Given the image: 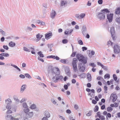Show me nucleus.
<instances>
[{
  "label": "nucleus",
  "instance_id": "nucleus-57",
  "mask_svg": "<svg viewBox=\"0 0 120 120\" xmlns=\"http://www.w3.org/2000/svg\"><path fill=\"white\" fill-rule=\"evenodd\" d=\"M107 116L109 118H110L111 117V115L110 113H108L107 114Z\"/></svg>",
  "mask_w": 120,
  "mask_h": 120
},
{
  "label": "nucleus",
  "instance_id": "nucleus-41",
  "mask_svg": "<svg viewBox=\"0 0 120 120\" xmlns=\"http://www.w3.org/2000/svg\"><path fill=\"white\" fill-rule=\"evenodd\" d=\"M78 43L79 44L81 45H82L83 44V42L81 40L78 41Z\"/></svg>",
  "mask_w": 120,
  "mask_h": 120
},
{
  "label": "nucleus",
  "instance_id": "nucleus-28",
  "mask_svg": "<svg viewBox=\"0 0 120 120\" xmlns=\"http://www.w3.org/2000/svg\"><path fill=\"white\" fill-rule=\"evenodd\" d=\"M30 49L31 50V53L32 54H35V53L34 51V48L31 47L30 48Z\"/></svg>",
  "mask_w": 120,
  "mask_h": 120
},
{
  "label": "nucleus",
  "instance_id": "nucleus-11",
  "mask_svg": "<svg viewBox=\"0 0 120 120\" xmlns=\"http://www.w3.org/2000/svg\"><path fill=\"white\" fill-rule=\"evenodd\" d=\"M73 31V29H71L70 30H69L68 29H67L64 32V34H65L68 35L71 34L72 32Z\"/></svg>",
  "mask_w": 120,
  "mask_h": 120
},
{
  "label": "nucleus",
  "instance_id": "nucleus-13",
  "mask_svg": "<svg viewBox=\"0 0 120 120\" xmlns=\"http://www.w3.org/2000/svg\"><path fill=\"white\" fill-rule=\"evenodd\" d=\"M10 117L11 118L10 120H19L18 118H15L11 116V115H8L6 116V119L8 120V118Z\"/></svg>",
  "mask_w": 120,
  "mask_h": 120
},
{
  "label": "nucleus",
  "instance_id": "nucleus-36",
  "mask_svg": "<svg viewBox=\"0 0 120 120\" xmlns=\"http://www.w3.org/2000/svg\"><path fill=\"white\" fill-rule=\"evenodd\" d=\"M98 106L96 105L95 106V108L94 109V111L95 112H97L98 111Z\"/></svg>",
  "mask_w": 120,
  "mask_h": 120
},
{
  "label": "nucleus",
  "instance_id": "nucleus-40",
  "mask_svg": "<svg viewBox=\"0 0 120 120\" xmlns=\"http://www.w3.org/2000/svg\"><path fill=\"white\" fill-rule=\"evenodd\" d=\"M116 20L117 23H120V17L117 18L116 19Z\"/></svg>",
  "mask_w": 120,
  "mask_h": 120
},
{
  "label": "nucleus",
  "instance_id": "nucleus-16",
  "mask_svg": "<svg viewBox=\"0 0 120 120\" xmlns=\"http://www.w3.org/2000/svg\"><path fill=\"white\" fill-rule=\"evenodd\" d=\"M56 13L55 11L54 10H52L51 13V16L52 18H54L55 16Z\"/></svg>",
  "mask_w": 120,
  "mask_h": 120
},
{
  "label": "nucleus",
  "instance_id": "nucleus-18",
  "mask_svg": "<svg viewBox=\"0 0 120 120\" xmlns=\"http://www.w3.org/2000/svg\"><path fill=\"white\" fill-rule=\"evenodd\" d=\"M1 56L5 57H8L9 56V54L6 53H2L0 54Z\"/></svg>",
  "mask_w": 120,
  "mask_h": 120
},
{
  "label": "nucleus",
  "instance_id": "nucleus-58",
  "mask_svg": "<svg viewBox=\"0 0 120 120\" xmlns=\"http://www.w3.org/2000/svg\"><path fill=\"white\" fill-rule=\"evenodd\" d=\"M74 108L76 109L78 108V106L76 105H74Z\"/></svg>",
  "mask_w": 120,
  "mask_h": 120
},
{
  "label": "nucleus",
  "instance_id": "nucleus-26",
  "mask_svg": "<svg viewBox=\"0 0 120 120\" xmlns=\"http://www.w3.org/2000/svg\"><path fill=\"white\" fill-rule=\"evenodd\" d=\"M24 111L26 114L28 113L29 111V109L28 108H26L24 109Z\"/></svg>",
  "mask_w": 120,
  "mask_h": 120
},
{
  "label": "nucleus",
  "instance_id": "nucleus-15",
  "mask_svg": "<svg viewBox=\"0 0 120 120\" xmlns=\"http://www.w3.org/2000/svg\"><path fill=\"white\" fill-rule=\"evenodd\" d=\"M63 77L62 76H57L56 77V79L54 80V81L55 82H56L58 80H61V79H63Z\"/></svg>",
  "mask_w": 120,
  "mask_h": 120
},
{
  "label": "nucleus",
  "instance_id": "nucleus-3",
  "mask_svg": "<svg viewBox=\"0 0 120 120\" xmlns=\"http://www.w3.org/2000/svg\"><path fill=\"white\" fill-rule=\"evenodd\" d=\"M77 61V59L76 58H73V61L72 62V64L73 67V69L75 72H76L78 70L76 64Z\"/></svg>",
  "mask_w": 120,
  "mask_h": 120
},
{
  "label": "nucleus",
  "instance_id": "nucleus-59",
  "mask_svg": "<svg viewBox=\"0 0 120 120\" xmlns=\"http://www.w3.org/2000/svg\"><path fill=\"white\" fill-rule=\"evenodd\" d=\"M105 105H103L101 107V109L102 110H103L105 109Z\"/></svg>",
  "mask_w": 120,
  "mask_h": 120
},
{
  "label": "nucleus",
  "instance_id": "nucleus-35",
  "mask_svg": "<svg viewBox=\"0 0 120 120\" xmlns=\"http://www.w3.org/2000/svg\"><path fill=\"white\" fill-rule=\"evenodd\" d=\"M25 75L26 77L28 78H31V77L28 74L26 73L25 74Z\"/></svg>",
  "mask_w": 120,
  "mask_h": 120
},
{
  "label": "nucleus",
  "instance_id": "nucleus-14",
  "mask_svg": "<svg viewBox=\"0 0 120 120\" xmlns=\"http://www.w3.org/2000/svg\"><path fill=\"white\" fill-rule=\"evenodd\" d=\"M33 116V113L32 112H29L28 113L26 114V116L28 118H30Z\"/></svg>",
  "mask_w": 120,
  "mask_h": 120
},
{
  "label": "nucleus",
  "instance_id": "nucleus-45",
  "mask_svg": "<svg viewBox=\"0 0 120 120\" xmlns=\"http://www.w3.org/2000/svg\"><path fill=\"white\" fill-rule=\"evenodd\" d=\"M23 107L25 108H27V106L26 103H24L23 104Z\"/></svg>",
  "mask_w": 120,
  "mask_h": 120
},
{
  "label": "nucleus",
  "instance_id": "nucleus-20",
  "mask_svg": "<svg viewBox=\"0 0 120 120\" xmlns=\"http://www.w3.org/2000/svg\"><path fill=\"white\" fill-rule=\"evenodd\" d=\"M112 108L110 107H109L107 108V110L108 112H111L112 111Z\"/></svg>",
  "mask_w": 120,
  "mask_h": 120
},
{
  "label": "nucleus",
  "instance_id": "nucleus-32",
  "mask_svg": "<svg viewBox=\"0 0 120 120\" xmlns=\"http://www.w3.org/2000/svg\"><path fill=\"white\" fill-rule=\"evenodd\" d=\"M92 114V111L91 110L88 113L86 114V116H90Z\"/></svg>",
  "mask_w": 120,
  "mask_h": 120
},
{
  "label": "nucleus",
  "instance_id": "nucleus-8",
  "mask_svg": "<svg viewBox=\"0 0 120 120\" xmlns=\"http://www.w3.org/2000/svg\"><path fill=\"white\" fill-rule=\"evenodd\" d=\"M52 36V33H47L45 34V38L47 39H48L51 38Z\"/></svg>",
  "mask_w": 120,
  "mask_h": 120
},
{
  "label": "nucleus",
  "instance_id": "nucleus-27",
  "mask_svg": "<svg viewBox=\"0 0 120 120\" xmlns=\"http://www.w3.org/2000/svg\"><path fill=\"white\" fill-rule=\"evenodd\" d=\"M26 85H22L21 87V91H23L26 89Z\"/></svg>",
  "mask_w": 120,
  "mask_h": 120
},
{
  "label": "nucleus",
  "instance_id": "nucleus-29",
  "mask_svg": "<svg viewBox=\"0 0 120 120\" xmlns=\"http://www.w3.org/2000/svg\"><path fill=\"white\" fill-rule=\"evenodd\" d=\"M99 117L100 119L101 120H105V117L103 116H99Z\"/></svg>",
  "mask_w": 120,
  "mask_h": 120
},
{
  "label": "nucleus",
  "instance_id": "nucleus-47",
  "mask_svg": "<svg viewBox=\"0 0 120 120\" xmlns=\"http://www.w3.org/2000/svg\"><path fill=\"white\" fill-rule=\"evenodd\" d=\"M114 107H116L118 106V104L116 102L114 103Z\"/></svg>",
  "mask_w": 120,
  "mask_h": 120
},
{
  "label": "nucleus",
  "instance_id": "nucleus-2",
  "mask_svg": "<svg viewBox=\"0 0 120 120\" xmlns=\"http://www.w3.org/2000/svg\"><path fill=\"white\" fill-rule=\"evenodd\" d=\"M76 57L80 61L84 64H86L87 62L86 59L82 55L80 54H77L76 55Z\"/></svg>",
  "mask_w": 120,
  "mask_h": 120
},
{
  "label": "nucleus",
  "instance_id": "nucleus-23",
  "mask_svg": "<svg viewBox=\"0 0 120 120\" xmlns=\"http://www.w3.org/2000/svg\"><path fill=\"white\" fill-rule=\"evenodd\" d=\"M36 105L34 104H33L31 105L30 107V108L32 109H34L36 108Z\"/></svg>",
  "mask_w": 120,
  "mask_h": 120
},
{
  "label": "nucleus",
  "instance_id": "nucleus-51",
  "mask_svg": "<svg viewBox=\"0 0 120 120\" xmlns=\"http://www.w3.org/2000/svg\"><path fill=\"white\" fill-rule=\"evenodd\" d=\"M76 80L74 79H72L71 80V82L72 83H75L76 82Z\"/></svg>",
  "mask_w": 120,
  "mask_h": 120
},
{
  "label": "nucleus",
  "instance_id": "nucleus-62",
  "mask_svg": "<svg viewBox=\"0 0 120 120\" xmlns=\"http://www.w3.org/2000/svg\"><path fill=\"white\" fill-rule=\"evenodd\" d=\"M20 77L22 78H25V76L24 75H23L21 74L19 76Z\"/></svg>",
  "mask_w": 120,
  "mask_h": 120
},
{
  "label": "nucleus",
  "instance_id": "nucleus-61",
  "mask_svg": "<svg viewBox=\"0 0 120 120\" xmlns=\"http://www.w3.org/2000/svg\"><path fill=\"white\" fill-rule=\"evenodd\" d=\"M82 49L83 51H84V50H86L87 49V48L85 47H82Z\"/></svg>",
  "mask_w": 120,
  "mask_h": 120
},
{
  "label": "nucleus",
  "instance_id": "nucleus-33",
  "mask_svg": "<svg viewBox=\"0 0 120 120\" xmlns=\"http://www.w3.org/2000/svg\"><path fill=\"white\" fill-rule=\"evenodd\" d=\"M23 49L24 51H26L28 52H30V50L29 49H28L26 47H24Z\"/></svg>",
  "mask_w": 120,
  "mask_h": 120
},
{
  "label": "nucleus",
  "instance_id": "nucleus-5",
  "mask_svg": "<svg viewBox=\"0 0 120 120\" xmlns=\"http://www.w3.org/2000/svg\"><path fill=\"white\" fill-rule=\"evenodd\" d=\"M37 54L39 56H38V60L43 62H44L43 59L41 58V57H44V56L42 53L40 51L38 52Z\"/></svg>",
  "mask_w": 120,
  "mask_h": 120
},
{
  "label": "nucleus",
  "instance_id": "nucleus-64",
  "mask_svg": "<svg viewBox=\"0 0 120 120\" xmlns=\"http://www.w3.org/2000/svg\"><path fill=\"white\" fill-rule=\"evenodd\" d=\"M103 114L104 115H106L107 114V112L106 111H104L103 112Z\"/></svg>",
  "mask_w": 120,
  "mask_h": 120
},
{
  "label": "nucleus",
  "instance_id": "nucleus-37",
  "mask_svg": "<svg viewBox=\"0 0 120 120\" xmlns=\"http://www.w3.org/2000/svg\"><path fill=\"white\" fill-rule=\"evenodd\" d=\"M11 65L12 66H13L15 68L17 69V70H18L19 71H20V69L16 66L15 65Z\"/></svg>",
  "mask_w": 120,
  "mask_h": 120
},
{
  "label": "nucleus",
  "instance_id": "nucleus-19",
  "mask_svg": "<svg viewBox=\"0 0 120 120\" xmlns=\"http://www.w3.org/2000/svg\"><path fill=\"white\" fill-rule=\"evenodd\" d=\"M45 115L46 116V117L49 118L50 116V115L49 113L48 112H45Z\"/></svg>",
  "mask_w": 120,
  "mask_h": 120
},
{
  "label": "nucleus",
  "instance_id": "nucleus-63",
  "mask_svg": "<svg viewBox=\"0 0 120 120\" xmlns=\"http://www.w3.org/2000/svg\"><path fill=\"white\" fill-rule=\"evenodd\" d=\"M64 88L66 90H67L68 88V86L67 85H65L64 86Z\"/></svg>",
  "mask_w": 120,
  "mask_h": 120
},
{
  "label": "nucleus",
  "instance_id": "nucleus-30",
  "mask_svg": "<svg viewBox=\"0 0 120 120\" xmlns=\"http://www.w3.org/2000/svg\"><path fill=\"white\" fill-rule=\"evenodd\" d=\"M95 54V52L93 51H92L91 52V53H90L89 56L90 57H91L93 55H94Z\"/></svg>",
  "mask_w": 120,
  "mask_h": 120
},
{
  "label": "nucleus",
  "instance_id": "nucleus-42",
  "mask_svg": "<svg viewBox=\"0 0 120 120\" xmlns=\"http://www.w3.org/2000/svg\"><path fill=\"white\" fill-rule=\"evenodd\" d=\"M60 61L61 63L63 64H65L66 63V60L64 59H62L60 60Z\"/></svg>",
  "mask_w": 120,
  "mask_h": 120
},
{
  "label": "nucleus",
  "instance_id": "nucleus-31",
  "mask_svg": "<svg viewBox=\"0 0 120 120\" xmlns=\"http://www.w3.org/2000/svg\"><path fill=\"white\" fill-rule=\"evenodd\" d=\"M113 77L114 80L116 81L117 79V77L116 75L115 74H113Z\"/></svg>",
  "mask_w": 120,
  "mask_h": 120
},
{
  "label": "nucleus",
  "instance_id": "nucleus-60",
  "mask_svg": "<svg viewBox=\"0 0 120 120\" xmlns=\"http://www.w3.org/2000/svg\"><path fill=\"white\" fill-rule=\"evenodd\" d=\"M87 86L88 87H90L91 86V85L90 83H88L87 84Z\"/></svg>",
  "mask_w": 120,
  "mask_h": 120
},
{
  "label": "nucleus",
  "instance_id": "nucleus-50",
  "mask_svg": "<svg viewBox=\"0 0 120 120\" xmlns=\"http://www.w3.org/2000/svg\"><path fill=\"white\" fill-rule=\"evenodd\" d=\"M102 68H103L104 69L105 71H107V70L108 69L107 67L106 66H105L103 65V66L102 67Z\"/></svg>",
  "mask_w": 120,
  "mask_h": 120
},
{
  "label": "nucleus",
  "instance_id": "nucleus-39",
  "mask_svg": "<svg viewBox=\"0 0 120 120\" xmlns=\"http://www.w3.org/2000/svg\"><path fill=\"white\" fill-rule=\"evenodd\" d=\"M113 43L111 41H108L107 43V45H112L113 44Z\"/></svg>",
  "mask_w": 120,
  "mask_h": 120
},
{
  "label": "nucleus",
  "instance_id": "nucleus-9",
  "mask_svg": "<svg viewBox=\"0 0 120 120\" xmlns=\"http://www.w3.org/2000/svg\"><path fill=\"white\" fill-rule=\"evenodd\" d=\"M85 15L84 13H82L80 15L77 14L76 15V18L79 19H82L84 18L85 16Z\"/></svg>",
  "mask_w": 120,
  "mask_h": 120
},
{
  "label": "nucleus",
  "instance_id": "nucleus-55",
  "mask_svg": "<svg viewBox=\"0 0 120 120\" xmlns=\"http://www.w3.org/2000/svg\"><path fill=\"white\" fill-rule=\"evenodd\" d=\"M92 102L93 104H96L97 103L96 101L94 99L92 100Z\"/></svg>",
  "mask_w": 120,
  "mask_h": 120
},
{
  "label": "nucleus",
  "instance_id": "nucleus-4",
  "mask_svg": "<svg viewBox=\"0 0 120 120\" xmlns=\"http://www.w3.org/2000/svg\"><path fill=\"white\" fill-rule=\"evenodd\" d=\"M117 98V96L114 93L112 94L110 97V99L112 100L113 102H114L116 100Z\"/></svg>",
  "mask_w": 120,
  "mask_h": 120
},
{
  "label": "nucleus",
  "instance_id": "nucleus-38",
  "mask_svg": "<svg viewBox=\"0 0 120 120\" xmlns=\"http://www.w3.org/2000/svg\"><path fill=\"white\" fill-rule=\"evenodd\" d=\"M68 42V41L67 39H64L63 40L62 42L63 44H66Z\"/></svg>",
  "mask_w": 120,
  "mask_h": 120
},
{
  "label": "nucleus",
  "instance_id": "nucleus-34",
  "mask_svg": "<svg viewBox=\"0 0 120 120\" xmlns=\"http://www.w3.org/2000/svg\"><path fill=\"white\" fill-rule=\"evenodd\" d=\"M37 23L38 24H41L43 25L45 24L44 22H41L40 20H38L37 21Z\"/></svg>",
  "mask_w": 120,
  "mask_h": 120
},
{
  "label": "nucleus",
  "instance_id": "nucleus-7",
  "mask_svg": "<svg viewBox=\"0 0 120 120\" xmlns=\"http://www.w3.org/2000/svg\"><path fill=\"white\" fill-rule=\"evenodd\" d=\"M107 16L109 22H111L113 19V14H107Z\"/></svg>",
  "mask_w": 120,
  "mask_h": 120
},
{
  "label": "nucleus",
  "instance_id": "nucleus-10",
  "mask_svg": "<svg viewBox=\"0 0 120 120\" xmlns=\"http://www.w3.org/2000/svg\"><path fill=\"white\" fill-rule=\"evenodd\" d=\"M47 58H52L54 59H56V60H59L60 59V58L57 56H55L51 55L48 56L47 57Z\"/></svg>",
  "mask_w": 120,
  "mask_h": 120
},
{
  "label": "nucleus",
  "instance_id": "nucleus-24",
  "mask_svg": "<svg viewBox=\"0 0 120 120\" xmlns=\"http://www.w3.org/2000/svg\"><path fill=\"white\" fill-rule=\"evenodd\" d=\"M110 31L111 35H112V34H113L114 33V29L113 27H112L111 28Z\"/></svg>",
  "mask_w": 120,
  "mask_h": 120
},
{
  "label": "nucleus",
  "instance_id": "nucleus-49",
  "mask_svg": "<svg viewBox=\"0 0 120 120\" xmlns=\"http://www.w3.org/2000/svg\"><path fill=\"white\" fill-rule=\"evenodd\" d=\"M12 111L10 110H8L6 112L8 114L11 113H12Z\"/></svg>",
  "mask_w": 120,
  "mask_h": 120
},
{
  "label": "nucleus",
  "instance_id": "nucleus-44",
  "mask_svg": "<svg viewBox=\"0 0 120 120\" xmlns=\"http://www.w3.org/2000/svg\"><path fill=\"white\" fill-rule=\"evenodd\" d=\"M90 65L92 66V67L94 68L96 67L94 63H91L90 64Z\"/></svg>",
  "mask_w": 120,
  "mask_h": 120
},
{
  "label": "nucleus",
  "instance_id": "nucleus-48",
  "mask_svg": "<svg viewBox=\"0 0 120 120\" xmlns=\"http://www.w3.org/2000/svg\"><path fill=\"white\" fill-rule=\"evenodd\" d=\"M76 55V53L75 52H73L71 55V56L74 57Z\"/></svg>",
  "mask_w": 120,
  "mask_h": 120
},
{
  "label": "nucleus",
  "instance_id": "nucleus-46",
  "mask_svg": "<svg viewBox=\"0 0 120 120\" xmlns=\"http://www.w3.org/2000/svg\"><path fill=\"white\" fill-rule=\"evenodd\" d=\"M6 108L8 110H10L11 109V106L9 105H8L6 106Z\"/></svg>",
  "mask_w": 120,
  "mask_h": 120
},
{
  "label": "nucleus",
  "instance_id": "nucleus-54",
  "mask_svg": "<svg viewBox=\"0 0 120 120\" xmlns=\"http://www.w3.org/2000/svg\"><path fill=\"white\" fill-rule=\"evenodd\" d=\"M65 4V3H64V1H61V6H63V5H64Z\"/></svg>",
  "mask_w": 120,
  "mask_h": 120
},
{
  "label": "nucleus",
  "instance_id": "nucleus-17",
  "mask_svg": "<svg viewBox=\"0 0 120 120\" xmlns=\"http://www.w3.org/2000/svg\"><path fill=\"white\" fill-rule=\"evenodd\" d=\"M8 45L10 47H13L15 46V42L11 41L9 43Z\"/></svg>",
  "mask_w": 120,
  "mask_h": 120
},
{
  "label": "nucleus",
  "instance_id": "nucleus-43",
  "mask_svg": "<svg viewBox=\"0 0 120 120\" xmlns=\"http://www.w3.org/2000/svg\"><path fill=\"white\" fill-rule=\"evenodd\" d=\"M3 48L6 50H8V47L7 45H4L3 46Z\"/></svg>",
  "mask_w": 120,
  "mask_h": 120
},
{
  "label": "nucleus",
  "instance_id": "nucleus-21",
  "mask_svg": "<svg viewBox=\"0 0 120 120\" xmlns=\"http://www.w3.org/2000/svg\"><path fill=\"white\" fill-rule=\"evenodd\" d=\"M36 36L37 38L40 39L43 37V35H41L39 34H38L36 35Z\"/></svg>",
  "mask_w": 120,
  "mask_h": 120
},
{
  "label": "nucleus",
  "instance_id": "nucleus-56",
  "mask_svg": "<svg viewBox=\"0 0 120 120\" xmlns=\"http://www.w3.org/2000/svg\"><path fill=\"white\" fill-rule=\"evenodd\" d=\"M97 64L98 65L101 66V67L103 66V65L100 62H98Z\"/></svg>",
  "mask_w": 120,
  "mask_h": 120
},
{
  "label": "nucleus",
  "instance_id": "nucleus-1",
  "mask_svg": "<svg viewBox=\"0 0 120 120\" xmlns=\"http://www.w3.org/2000/svg\"><path fill=\"white\" fill-rule=\"evenodd\" d=\"M101 12L99 13L97 15L98 18L100 20H103L105 17V13L110 12L109 10L106 8L101 10Z\"/></svg>",
  "mask_w": 120,
  "mask_h": 120
},
{
  "label": "nucleus",
  "instance_id": "nucleus-22",
  "mask_svg": "<svg viewBox=\"0 0 120 120\" xmlns=\"http://www.w3.org/2000/svg\"><path fill=\"white\" fill-rule=\"evenodd\" d=\"M115 12L116 14H119L120 13V8H117Z\"/></svg>",
  "mask_w": 120,
  "mask_h": 120
},
{
  "label": "nucleus",
  "instance_id": "nucleus-6",
  "mask_svg": "<svg viewBox=\"0 0 120 120\" xmlns=\"http://www.w3.org/2000/svg\"><path fill=\"white\" fill-rule=\"evenodd\" d=\"M114 52L115 53H119L120 49L119 46L117 45H115L113 47Z\"/></svg>",
  "mask_w": 120,
  "mask_h": 120
},
{
  "label": "nucleus",
  "instance_id": "nucleus-12",
  "mask_svg": "<svg viewBox=\"0 0 120 120\" xmlns=\"http://www.w3.org/2000/svg\"><path fill=\"white\" fill-rule=\"evenodd\" d=\"M54 73L56 74H59L60 73V71L59 69L57 68H55L54 69Z\"/></svg>",
  "mask_w": 120,
  "mask_h": 120
},
{
  "label": "nucleus",
  "instance_id": "nucleus-25",
  "mask_svg": "<svg viewBox=\"0 0 120 120\" xmlns=\"http://www.w3.org/2000/svg\"><path fill=\"white\" fill-rule=\"evenodd\" d=\"M110 77V75L109 74H105L104 76L105 79L108 78L109 79Z\"/></svg>",
  "mask_w": 120,
  "mask_h": 120
},
{
  "label": "nucleus",
  "instance_id": "nucleus-52",
  "mask_svg": "<svg viewBox=\"0 0 120 120\" xmlns=\"http://www.w3.org/2000/svg\"><path fill=\"white\" fill-rule=\"evenodd\" d=\"M98 3L99 4H102L103 2V1L102 0H99L98 1Z\"/></svg>",
  "mask_w": 120,
  "mask_h": 120
},
{
  "label": "nucleus",
  "instance_id": "nucleus-53",
  "mask_svg": "<svg viewBox=\"0 0 120 120\" xmlns=\"http://www.w3.org/2000/svg\"><path fill=\"white\" fill-rule=\"evenodd\" d=\"M87 79L89 82H90L91 80V77H87Z\"/></svg>",
  "mask_w": 120,
  "mask_h": 120
}]
</instances>
